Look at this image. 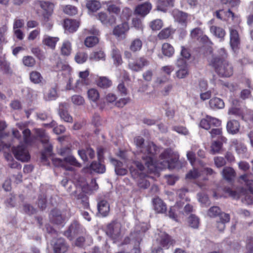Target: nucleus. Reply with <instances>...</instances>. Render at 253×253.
<instances>
[{"instance_id":"cd10ccee","label":"nucleus","mask_w":253,"mask_h":253,"mask_svg":"<svg viewBox=\"0 0 253 253\" xmlns=\"http://www.w3.org/2000/svg\"><path fill=\"white\" fill-rule=\"evenodd\" d=\"M241 182L246 185L250 191L253 194V179L251 174H246L240 177Z\"/></svg>"},{"instance_id":"f03ea898","label":"nucleus","mask_w":253,"mask_h":253,"mask_svg":"<svg viewBox=\"0 0 253 253\" xmlns=\"http://www.w3.org/2000/svg\"><path fill=\"white\" fill-rule=\"evenodd\" d=\"M227 53L224 48L217 51L216 54L213 55L209 59V64L221 77H229L233 74V69L231 64L227 60Z\"/></svg>"},{"instance_id":"69168bd1","label":"nucleus","mask_w":253,"mask_h":253,"mask_svg":"<svg viewBox=\"0 0 253 253\" xmlns=\"http://www.w3.org/2000/svg\"><path fill=\"white\" fill-rule=\"evenodd\" d=\"M142 241V238H132V242L135 245L131 250L132 253H141V250L139 248V245Z\"/></svg>"},{"instance_id":"79ce46f5","label":"nucleus","mask_w":253,"mask_h":253,"mask_svg":"<svg viewBox=\"0 0 253 253\" xmlns=\"http://www.w3.org/2000/svg\"><path fill=\"white\" fill-rule=\"evenodd\" d=\"M30 79L33 83L38 84L42 83L43 78L40 72L34 71L30 73Z\"/></svg>"},{"instance_id":"e433bc0d","label":"nucleus","mask_w":253,"mask_h":253,"mask_svg":"<svg viewBox=\"0 0 253 253\" xmlns=\"http://www.w3.org/2000/svg\"><path fill=\"white\" fill-rule=\"evenodd\" d=\"M207 214L210 217H215L218 216L220 219L222 214L226 213L222 212L218 207L213 206L208 210Z\"/></svg>"},{"instance_id":"4c0bfd02","label":"nucleus","mask_w":253,"mask_h":253,"mask_svg":"<svg viewBox=\"0 0 253 253\" xmlns=\"http://www.w3.org/2000/svg\"><path fill=\"white\" fill-rule=\"evenodd\" d=\"M142 46V42L140 39L136 38L132 40L129 45V49L133 52L140 50Z\"/></svg>"},{"instance_id":"aec40b11","label":"nucleus","mask_w":253,"mask_h":253,"mask_svg":"<svg viewBox=\"0 0 253 253\" xmlns=\"http://www.w3.org/2000/svg\"><path fill=\"white\" fill-rule=\"evenodd\" d=\"M78 154L84 161H87L88 158L93 159L95 156L94 151L90 147L78 150Z\"/></svg>"},{"instance_id":"9d476101","label":"nucleus","mask_w":253,"mask_h":253,"mask_svg":"<svg viewBox=\"0 0 253 253\" xmlns=\"http://www.w3.org/2000/svg\"><path fill=\"white\" fill-rule=\"evenodd\" d=\"M106 235L111 237H117L121 235V224L117 221L109 224L106 229Z\"/></svg>"},{"instance_id":"e2e57ef3","label":"nucleus","mask_w":253,"mask_h":253,"mask_svg":"<svg viewBox=\"0 0 253 253\" xmlns=\"http://www.w3.org/2000/svg\"><path fill=\"white\" fill-rule=\"evenodd\" d=\"M0 69L4 73L8 74L11 73L9 64L4 59L0 61Z\"/></svg>"},{"instance_id":"052dcab7","label":"nucleus","mask_w":253,"mask_h":253,"mask_svg":"<svg viewBox=\"0 0 253 253\" xmlns=\"http://www.w3.org/2000/svg\"><path fill=\"white\" fill-rule=\"evenodd\" d=\"M52 161L54 165L56 167H61L69 170H72L73 169L72 167H66L64 162V159L62 160L59 158H54L53 159Z\"/></svg>"},{"instance_id":"603ef678","label":"nucleus","mask_w":253,"mask_h":253,"mask_svg":"<svg viewBox=\"0 0 253 253\" xmlns=\"http://www.w3.org/2000/svg\"><path fill=\"white\" fill-rule=\"evenodd\" d=\"M89 58L91 60L95 61L105 60V54L102 50L96 51L92 52L90 55Z\"/></svg>"},{"instance_id":"a19ab883","label":"nucleus","mask_w":253,"mask_h":253,"mask_svg":"<svg viewBox=\"0 0 253 253\" xmlns=\"http://www.w3.org/2000/svg\"><path fill=\"white\" fill-rule=\"evenodd\" d=\"M58 97L57 88L55 86L51 87L44 95V98L46 101L55 100Z\"/></svg>"},{"instance_id":"bf43d9fd","label":"nucleus","mask_w":253,"mask_h":253,"mask_svg":"<svg viewBox=\"0 0 253 253\" xmlns=\"http://www.w3.org/2000/svg\"><path fill=\"white\" fill-rule=\"evenodd\" d=\"M186 157L191 165L193 167H195L197 164V159L196 157L195 153L192 150L188 151L187 152Z\"/></svg>"},{"instance_id":"8fccbe9b","label":"nucleus","mask_w":253,"mask_h":253,"mask_svg":"<svg viewBox=\"0 0 253 253\" xmlns=\"http://www.w3.org/2000/svg\"><path fill=\"white\" fill-rule=\"evenodd\" d=\"M44 125L50 127H54L53 129V132L57 134L62 133L65 131V128L62 125L55 126L56 125V122L54 121H52L50 124H46Z\"/></svg>"},{"instance_id":"2f4dec72","label":"nucleus","mask_w":253,"mask_h":253,"mask_svg":"<svg viewBox=\"0 0 253 253\" xmlns=\"http://www.w3.org/2000/svg\"><path fill=\"white\" fill-rule=\"evenodd\" d=\"M226 127L229 133L235 134L238 132L239 130L240 125L238 121L232 120L227 123Z\"/></svg>"},{"instance_id":"20e7f679","label":"nucleus","mask_w":253,"mask_h":253,"mask_svg":"<svg viewBox=\"0 0 253 253\" xmlns=\"http://www.w3.org/2000/svg\"><path fill=\"white\" fill-rule=\"evenodd\" d=\"M51 244L54 253H66L69 248V244L64 238H53Z\"/></svg>"},{"instance_id":"1a4fd4ad","label":"nucleus","mask_w":253,"mask_h":253,"mask_svg":"<svg viewBox=\"0 0 253 253\" xmlns=\"http://www.w3.org/2000/svg\"><path fill=\"white\" fill-rule=\"evenodd\" d=\"M12 134L14 137L17 138L20 143H24L27 145H30L32 142L31 131L28 128H26L22 131L23 136L21 137L18 130H13Z\"/></svg>"},{"instance_id":"4468645a","label":"nucleus","mask_w":253,"mask_h":253,"mask_svg":"<svg viewBox=\"0 0 253 253\" xmlns=\"http://www.w3.org/2000/svg\"><path fill=\"white\" fill-rule=\"evenodd\" d=\"M172 15L174 21L183 27H186L187 24L188 14L177 9H174Z\"/></svg>"},{"instance_id":"ea45409f","label":"nucleus","mask_w":253,"mask_h":253,"mask_svg":"<svg viewBox=\"0 0 253 253\" xmlns=\"http://www.w3.org/2000/svg\"><path fill=\"white\" fill-rule=\"evenodd\" d=\"M72 51L71 43L68 41H65L61 46V53L62 55L69 56Z\"/></svg>"},{"instance_id":"7c9ffc66","label":"nucleus","mask_w":253,"mask_h":253,"mask_svg":"<svg viewBox=\"0 0 253 253\" xmlns=\"http://www.w3.org/2000/svg\"><path fill=\"white\" fill-rule=\"evenodd\" d=\"M223 177L227 181H231L235 176V171L231 167H225L222 171Z\"/></svg>"},{"instance_id":"5701e85b","label":"nucleus","mask_w":253,"mask_h":253,"mask_svg":"<svg viewBox=\"0 0 253 253\" xmlns=\"http://www.w3.org/2000/svg\"><path fill=\"white\" fill-rule=\"evenodd\" d=\"M79 25V22L75 20L67 19L64 21V26L66 30L72 33L77 30Z\"/></svg>"},{"instance_id":"ddd939ff","label":"nucleus","mask_w":253,"mask_h":253,"mask_svg":"<svg viewBox=\"0 0 253 253\" xmlns=\"http://www.w3.org/2000/svg\"><path fill=\"white\" fill-rule=\"evenodd\" d=\"M96 18L102 24L106 26H111L116 21V17L113 14H108L104 12H100L96 15Z\"/></svg>"},{"instance_id":"6e6552de","label":"nucleus","mask_w":253,"mask_h":253,"mask_svg":"<svg viewBox=\"0 0 253 253\" xmlns=\"http://www.w3.org/2000/svg\"><path fill=\"white\" fill-rule=\"evenodd\" d=\"M149 61L144 57H140L135 61L128 62L129 68L133 71L139 72L149 65Z\"/></svg>"},{"instance_id":"58836bf2","label":"nucleus","mask_w":253,"mask_h":253,"mask_svg":"<svg viewBox=\"0 0 253 253\" xmlns=\"http://www.w3.org/2000/svg\"><path fill=\"white\" fill-rule=\"evenodd\" d=\"M183 206V205L180 202H177L176 204L171 207L169 211L168 215L169 218L176 221L177 220V213L176 211H178L180 208Z\"/></svg>"},{"instance_id":"9b49d317","label":"nucleus","mask_w":253,"mask_h":253,"mask_svg":"<svg viewBox=\"0 0 253 253\" xmlns=\"http://www.w3.org/2000/svg\"><path fill=\"white\" fill-rule=\"evenodd\" d=\"M220 125L221 122L220 120L210 116H207L206 117L202 119L200 123V126L207 130L210 129L212 127L219 126Z\"/></svg>"},{"instance_id":"864d4df0","label":"nucleus","mask_w":253,"mask_h":253,"mask_svg":"<svg viewBox=\"0 0 253 253\" xmlns=\"http://www.w3.org/2000/svg\"><path fill=\"white\" fill-rule=\"evenodd\" d=\"M86 7L91 11H96L101 7L99 1L95 0L88 1L86 3Z\"/></svg>"},{"instance_id":"423d86ee","label":"nucleus","mask_w":253,"mask_h":253,"mask_svg":"<svg viewBox=\"0 0 253 253\" xmlns=\"http://www.w3.org/2000/svg\"><path fill=\"white\" fill-rule=\"evenodd\" d=\"M60 155L64 157L65 164L68 163L71 165L81 167V165L78 162L76 159L72 155L70 148L64 147L60 150Z\"/></svg>"},{"instance_id":"6ab92c4d","label":"nucleus","mask_w":253,"mask_h":253,"mask_svg":"<svg viewBox=\"0 0 253 253\" xmlns=\"http://www.w3.org/2000/svg\"><path fill=\"white\" fill-rule=\"evenodd\" d=\"M97 209L99 213L103 217L108 215L110 211V206L108 202L105 200H102L98 202Z\"/></svg>"},{"instance_id":"4d7b16f0","label":"nucleus","mask_w":253,"mask_h":253,"mask_svg":"<svg viewBox=\"0 0 253 253\" xmlns=\"http://www.w3.org/2000/svg\"><path fill=\"white\" fill-rule=\"evenodd\" d=\"M87 57V54L85 52L79 51L76 53L75 56V60L78 63L82 64L86 61Z\"/></svg>"},{"instance_id":"774afa93","label":"nucleus","mask_w":253,"mask_h":253,"mask_svg":"<svg viewBox=\"0 0 253 253\" xmlns=\"http://www.w3.org/2000/svg\"><path fill=\"white\" fill-rule=\"evenodd\" d=\"M203 34V31L200 28H195L191 30L190 36L192 39H197L201 37Z\"/></svg>"},{"instance_id":"6e6d98bb","label":"nucleus","mask_w":253,"mask_h":253,"mask_svg":"<svg viewBox=\"0 0 253 253\" xmlns=\"http://www.w3.org/2000/svg\"><path fill=\"white\" fill-rule=\"evenodd\" d=\"M98 39L96 36H89L84 41V44L88 47H93L98 42Z\"/></svg>"},{"instance_id":"13d9d810","label":"nucleus","mask_w":253,"mask_h":253,"mask_svg":"<svg viewBox=\"0 0 253 253\" xmlns=\"http://www.w3.org/2000/svg\"><path fill=\"white\" fill-rule=\"evenodd\" d=\"M149 25L153 30H159L163 26V22L162 20L157 19L152 21Z\"/></svg>"},{"instance_id":"49530a36","label":"nucleus","mask_w":253,"mask_h":253,"mask_svg":"<svg viewBox=\"0 0 253 253\" xmlns=\"http://www.w3.org/2000/svg\"><path fill=\"white\" fill-rule=\"evenodd\" d=\"M222 143L218 141H213L211 146L210 152L211 154L214 155L219 153L221 150Z\"/></svg>"},{"instance_id":"39448f33","label":"nucleus","mask_w":253,"mask_h":253,"mask_svg":"<svg viewBox=\"0 0 253 253\" xmlns=\"http://www.w3.org/2000/svg\"><path fill=\"white\" fill-rule=\"evenodd\" d=\"M88 184L83 177L80 178L77 183V190L73 193L74 196L78 199L84 198L85 193L87 192Z\"/></svg>"},{"instance_id":"c03bdc74","label":"nucleus","mask_w":253,"mask_h":253,"mask_svg":"<svg viewBox=\"0 0 253 253\" xmlns=\"http://www.w3.org/2000/svg\"><path fill=\"white\" fill-rule=\"evenodd\" d=\"M163 54L169 57H171L174 52L173 47L169 43H165L162 45Z\"/></svg>"},{"instance_id":"72a5a7b5","label":"nucleus","mask_w":253,"mask_h":253,"mask_svg":"<svg viewBox=\"0 0 253 253\" xmlns=\"http://www.w3.org/2000/svg\"><path fill=\"white\" fill-rule=\"evenodd\" d=\"M111 56L114 59V64L116 65L119 66L122 64L123 61L121 52L119 49L113 47L112 49Z\"/></svg>"},{"instance_id":"338daca9","label":"nucleus","mask_w":253,"mask_h":253,"mask_svg":"<svg viewBox=\"0 0 253 253\" xmlns=\"http://www.w3.org/2000/svg\"><path fill=\"white\" fill-rule=\"evenodd\" d=\"M71 100L73 103L76 105H83L84 102V98L79 95H74L72 96Z\"/></svg>"},{"instance_id":"c85d7f7f","label":"nucleus","mask_w":253,"mask_h":253,"mask_svg":"<svg viewBox=\"0 0 253 253\" xmlns=\"http://www.w3.org/2000/svg\"><path fill=\"white\" fill-rule=\"evenodd\" d=\"M230 215L229 214H222L219 221L216 223V228L219 231H223L225 228V224L230 221Z\"/></svg>"},{"instance_id":"412c9836","label":"nucleus","mask_w":253,"mask_h":253,"mask_svg":"<svg viewBox=\"0 0 253 253\" xmlns=\"http://www.w3.org/2000/svg\"><path fill=\"white\" fill-rule=\"evenodd\" d=\"M156 242L160 245L155 250L156 252H158L162 250V248L168 249L170 246L173 245L174 241L172 238H157Z\"/></svg>"},{"instance_id":"c9c22d12","label":"nucleus","mask_w":253,"mask_h":253,"mask_svg":"<svg viewBox=\"0 0 253 253\" xmlns=\"http://www.w3.org/2000/svg\"><path fill=\"white\" fill-rule=\"evenodd\" d=\"M37 4L44 10V13L47 12L48 15H51L54 8L53 3L48 1H40Z\"/></svg>"},{"instance_id":"bb28decb","label":"nucleus","mask_w":253,"mask_h":253,"mask_svg":"<svg viewBox=\"0 0 253 253\" xmlns=\"http://www.w3.org/2000/svg\"><path fill=\"white\" fill-rule=\"evenodd\" d=\"M154 210L158 213H164L166 211L167 207L163 201L159 198L153 200Z\"/></svg>"},{"instance_id":"5fc2aeb1","label":"nucleus","mask_w":253,"mask_h":253,"mask_svg":"<svg viewBox=\"0 0 253 253\" xmlns=\"http://www.w3.org/2000/svg\"><path fill=\"white\" fill-rule=\"evenodd\" d=\"M87 95L88 99L94 102H96L99 98V92L94 88L89 89L87 92Z\"/></svg>"},{"instance_id":"0eeeda50","label":"nucleus","mask_w":253,"mask_h":253,"mask_svg":"<svg viewBox=\"0 0 253 253\" xmlns=\"http://www.w3.org/2000/svg\"><path fill=\"white\" fill-rule=\"evenodd\" d=\"M12 151L17 160L22 162H27L30 159L28 151L23 144L13 147Z\"/></svg>"},{"instance_id":"4be33fe9","label":"nucleus","mask_w":253,"mask_h":253,"mask_svg":"<svg viewBox=\"0 0 253 253\" xmlns=\"http://www.w3.org/2000/svg\"><path fill=\"white\" fill-rule=\"evenodd\" d=\"M111 163L115 167V170L116 174L119 175H124L126 174L127 170L126 169L122 168L123 163L114 158L110 159Z\"/></svg>"},{"instance_id":"7ed1b4c3","label":"nucleus","mask_w":253,"mask_h":253,"mask_svg":"<svg viewBox=\"0 0 253 253\" xmlns=\"http://www.w3.org/2000/svg\"><path fill=\"white\" fill-rule=\"evenodd\" d=\"M36 134L41 140V142L43 144L44 152L42 154V160H45V153L50 155L52 151V146L49 143V138L47 134L42 129H36Z\"/></svg>"},{"instance_id":"a211bd4d","label":"nucleus","mask_w":253,"mask_h":253,"mask_svg":"<svg viewBox=\"0 0 253 253\" xmlns=\"http://www.w3.org/2000/svg\"><path fill=\"white\" fill-rule=\"evenodd\" d=\"M68 106V104L66 103H61L59 107V114L61 119L66 122H72L73 118L69 114L66 110Z\"/></svg>"},{"instance_id":"f704fd0d","label":"nucleus","mask_w":253,"mask_h":253,"mask_svg":"<svg viewBox=\"0 0 253 253\" xmlns=\"http://www.w3.org/2000/svg\"><path fill=\"white\" fill-rule=\"evenodd\" d=\"M209 105L210 107L213 109H222L224 107V103L223 100L217 97L211 99L209 101Z\"/></svg>"},{"instance_id":"3c124183","label":"nucleus","mask_w":253,"mask_h":253,"mask_svg":"<svg viewBox=\"0 0 253 253\" xmlns=\"http://www.w3.org/2000/svg\"><path fill=\"white\" fill-rule=\"evenodd\" d=\"M210 133L211 138L217 137L224 142L226 140V138L222 135V130L220 128H212Z\"/></svg>"},{"instance_id":"2eb2a0df","label":"nucleus","mask_w":253,"mask_h":253,"mask_svg":"<svg viewBox=\"0 0 253 253\" xmlns=\"http://www.w3.org/2000/svg\"><path fill=\"white\" fill-rule=\"evenodd\" d=\"M144 169V166L141 162L138 161H134L133 166H132L130 168L131 174L134 178L143 176V171Z\"/></svg>"},{"instance_id":"473e14b6","label":"nucleus","mask_w":253,"mask_h":253,"mask_svg":"<svg viewBox=\"0 0 253 253\" xmlns=\"http://www.w3.org/2000/svg\"><path fill=\"white\" fill-rule=\"evenodd\" d=\"M58 41L59 38L57 37H52L48 36H45L43 39L42 43L51 49H54Z\"/></svg>"},{"instance_id":"09e8293b","label":"nucleus","mask_w":253,"mask_h":253,"mask_svg":"<svg viewBox=\"0 0 253 253\" xmlns=\"http://www.w3.org/2000/svg\"><path fill=\"white\" fill-rule=\"evenodd\" d=\"M174 32V31L171 28H166L159 33L158 37L160 40L166 39L168 38Z\"/></svg>"},{"instance_id":"680f3d73","label":"nucleus","mask_w":253,"mask_h":253,"mask_svg":"<svg viewBox=\"0 0 253 253\" xmlns=\"http://www.w3.org/2000/svg\"><path fill=\"white\" fill-rule=\"evenodd\" d=\"M63 11L69 15H74L77 13V8L71 5H67L63 7Z\"/></svg>"},{"instance_id":"393cba45","label":"nucleus","mask_w":253,"mask_h":253,"mask_svg":"<svg viewBox=\"0 0 253 253\" xmlns=\"http://www.w3.org/2000/svg\"><path fill=\"white\" fill-rule=\"evenodd\" d=\"M210 30L213 36L219 38L220 41L224 40L226 32L222 28L212 25L210 26Z\"/></svg>"},{"instance_id":"a878e982","label":"nucleus","mask_w":253,"mask_h":253,"mask_svg":"<svg viewBox=\"0 0 253 253\" xmlns=\"http://www.w3.org/2000/svg\"><path fill=\"white\" fill-rule=\"evenodd\" d=\"M50 215V219L53 223L57 225H60L63 223L64 220V218L60 211L58 210H53L51 212Z\"/></svg>"},{"instance_id":"f8f14e48","label":"nucleus","mask_w":253,"mask_h":253,"mask_svg":"<svg viewBox=\"0 0 253 253\" xmlns=\"http://www.w3.org/2000/svg\"><path fill=\"white\" fill-rule=\"evenodd\" d=\"M230 45L232 50L235 52L239 49L240 44V38L238 31L233 27L229 28Z\"/></svg>"},{"instance_id":"0e129e2a","label":"nucleus","mask_w":253,"mask_h":253,"mask_svg":"<svg viewBox=\"0 0 253 253\" xmlns=\"http://www.w3.org/2000/svg\"><path fill=\"white\" fill-rule=\"evenodd\" d=\"M24 65L27 67H33L36 63L35 59L31 56H26L22 59Z\"/></svg>"},{"instance_id":"37998d69","label":"nucleus","mask_w":253,"mask_h":253,"mask_svg":"<svg viewBox=\"0 0 253 253\" xmlns=\"http://www.w3.org/2000/svg\"><path fill=\"white\" fill-rule=\"evenodd\" d=\"M97 84L98 86L106 88L111 86L112 81L106 77H101L98 80Z\"/></svg>"},{"instance_id":"f3484780","label":"nucleus","mask_w":253,"mask_h":253,"mask_svg":"<svg viewBox=\"0 0 253 253\" xmlns=\"http://www.w3.org/2000/svg\"><path fill=\"white\" fill-rule=\"evenodd\" d=\"M129 29L128 23L125 21L116 26L113 30V34L118 37H125L126 32Z\"/></svg>"},{"instance_id":"c756f323","label":"nucleus","mask_w":253,"mask_h":253,"mask_svg":"<svg viewBox=\"0 0 253 253\" xmlns=\"http://www.w3.org/2000/svg\"><path fill=\"white\" fill-rule=\"evenodd\" d=\"M231 145L235 148V150L238 154H244L247 152L246 146L237 139L232 140Z\"/></svg>"},{"instance_id":"a18cd8bd","label":"nucleus","mask_w":253,"mask_h":253,"mask_svg":"<svg viewBox=\"0 0 253 253\" xmlns=\"http://www.w3.org/2000/svg\"><path fill=\"white\" fill-rule=\"evenodd\" d=\"M90 168L92 170L101 173H104L106 170L104 165L101 164L100 162L95 161L91 164Z\"/></svg>"},{"instance_id":"dca6fc26","label":"nucleus","mask_w":253,"mask_h":253,"mask_svg":"<svg viewBox=\"0 0 253 253\" xmlns=\"http://www.w3.org/2000/svg\"><path fill=\"white\" fill-rule=\"evenodd\" d=\"M84 231V229L80 224L75 221L72 223L70 226L69 229L65 233L66 236H79Z\"/></svg>"},{"instance_id":"b1692460","label":"nucleus","mask_w":253,"mask_h":253,"mask_svg":"<svg viewBox=\"0 0 253 253\" xmlns=\"http://www.w3.org/2000/svg\"><path fill=\"white\" fill-rule=\"evenodd\" d=\"M152 5L149 2H145L137 6L135 9V12L139 15L145 16L150 11Z\"/></svg>"},{"instance_id":"de8ad7c7","label":"nucleus","mask_w":253,"mask_h":253,"mask_svg":"<svg viewBox=\"0 0 253 253\" xmlns=\"http://www.w3.org/2000/svg\"><path fill=\"white\" fill-rule=\"evenodd\" d=\"M189 226L193 228H198L199 225V218L194 214H191L187 219Z\"/></svg>"},{"instance_id":"f257e3e1","label":"nucleus","mask_w":253,"mask_h":253,"mask_svg":"<svg viewBox=\"0 0 253 253\" xmlns=\"http://www.w3.org/2000/svg\"><path fill=\"white\" fill-rule=\"evenodd\" d=\"M134 142L137 147L136 155L137 158L142 159L150 171H153L156 168L161 169L168 168L169 169L175 168L179 159L177 152H174L171 149H166L161 154L160 160L156 163L154 161V157L159 151L153 142L144 143V139L140 136L135 137Z\"/></svg>"}]
</instances>
